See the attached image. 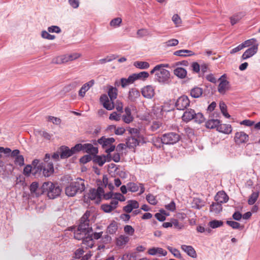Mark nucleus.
I'll use <instances>...</instances> for the list:
<instances>
[{
    "label": "nucleus",
    "instance_id": "obj_1",
    "mask_svg": "<svg viewBox=\"0 0 260 260\" xmlns=\"http://www.w3.org/2000/svg\"><path fill=\"white\" fill-rule=\"evenodd\" d=\"M85 186L84 180L78 178L75 181H73L64 188L65 193L68 197H74L78 193H82L84 191Z\"/></svg>",
    "mask_w": 260,
    "mask_h": 260
},
{
    "label": "nucleus",
    "instance_id": "obj_2",
    "mask_svg": "<svg viewBox=\"0 0 260 260\" xmlns=\"http://www.w3.org/2000/svg\"><path fill=\"white\" fill-rule=\"evenodd\" d=\"M41 194L46 193L49 198L52 199L58 197L61 191L59 186H55L51 182H44L41 187Z\"/></svg>",
    "mask_w": 260,
    "mask_h": 260
},
{
    "label": "nucleus",
    "instance_id": "obj_3",
    "mask_svg": "<svg viewBox=\"0 0 260 260\" xmlns=\"http://www.w3.org/2000/svg\"><path fill=\"white\" fill-rule=\"evenodd\" d=\"M182 120L187 122L191 120L194 122L201 124L205 121V118L201 112L196 113L192 109H186L182 116Z\"/></svg>",
    "mask_w": 260,
    "mask_h": 260
},
{
    "label": "nucleus",
    "instance_id": "obj_4",
    "mask_svg": "<svg viewBox=\"0 0 260 260\" xmlns=\"http://www.w3.org/2000/svg\"><path fill=\"white\" fill-rule=\"evenodd\" d=\"M90 215V212L88 210L86 211L85 213L79 219V223L78 225V231L83 232H86L89 234L92 232L93 230L91 226H90V220L89 219Z\"/></svg>",
    "mask_w": 260,
    "mask_h": 260
},
{
    "label": "nucleus",
    "instance_id": "obj_5",
    "mask_svg": "<svg viewBox=\"0 0 260 260\" xmlns=\"http://www.w3.org/2000/svg\"><path fill=\"white\" fill-rule=\"evenodd\" d=\"M58 149L60 158L62 159L68 158L78 152L77 144L71 148H70L68 146L62 145L60 146Z\"/></svg>",
    "mask_w": 260,
    "mask_h": 260
},
{
    "label": "nucleus",
    "instance_id": "obj_6",
    "mask_svg": "<svg viewBox=\"0 0 260 260\" xmlns=\"http://www.w3.org/2000/svg\"><path fill=\"white\" fill-rule=\"evenodd\" d=\"M93 144L85 143V144H77L78 152L80 151H83L84 153H87L88 154L95 155L99 153L98 148L93 146Z\"/></svg>",
    "mask_w": 260,
    "mask_h": 260
},
{
    "label": "nucleus",
    "instance_id": "obj_7",
    "mask_svg": "<svg viewBox=\"0 0 260 260\" xmlns=\"http://www.w3.org/2000/svg\"><path fill=\"white\" fill-rule=\"evenodd\" d=\"M164 144L165 145H173L177 143L180 139V135L175 132H169L162 135Z\"/></svg>",
    "mask_w": 260,
    "mask_h": 260
},
{
    "label": "nucleus",
    "instance_id": "obj_8",
    "mask_svg": "<svg viewBox=\"0 0 260 260\" xmlns=\"http://www.w3.org/2000/svg\"><path fill=\"white\" fill-rule=\"evenodd\" d=\"M170 72L166 69L159 70L155 74L154 79L160 83H168L170 80Z\"/></svg>",
    "mask_w": 260,
    "mask_h": 260
},
{
    "label": "nucleus",
    "instance_id": "obj_9",
    "mask_svg": "<svg viewBox=\"0 0 260 260\" xmlns=\"http://www.w3.org/2000/svg\"><path fill=\"white\" fill-rule=\"evenodd\" d=\"M190 105V101L188 98L183 95L177 99L175 102V106L178 110H184Z\"/></svg>",
    "mask_w": 260,
    "mask_h": 260
},
{
    "label": "nucleus",
    "instance_id": "obj_10",
    "mask_svg": "<svg viewBox=\"0 0 260 260\" xmlns=\"http://www.w3.org/2000/svg\"><path fill=\"white\" fill-rule=\"evenodd\" d=\"M115 139L113 138H106L105 136H103L97 141L92 140V143L94 145H96L98 144L101 145L104 149H107L111 144L115 142Z\"/></svg>",
    "mask_w": 260,
    "mask_h": 260
},
{
    "label": "nucleus",
    "instance_id": "obj_11",
    "mask_svg": "<svg viewBox=\"0 0 260 260\" xmlns=\"http://www.w3.org/2000/svg\"><path fill=\"white\" fill-rule=\"evenodd\" d=\"M225 74L222 75L219 79L220 83L218 86V91L221 94H224L230 88V82L225 79Z\"/></svg>",
    "mask_w": 260,
    "mask_h": 260
},
{
    "label": "nucleus",
    "instance_id": "obj_12",
    "mask_svg": "<svg viewBox=\"0 0 260 260\" xmlns=\"http://www.w3.org/2000/svg\"><path fill=\"white\" fill-rule=\"evenodd\" d=\"M258 44L252 45L251 47L247 49L242 55V60L247 59L256 54L258 50Z\"/></svg>",
    "mask_w": 260,
    "mask_h": 260
},
{
    "label": "nucleus",
    "instance_id": "obj_13",
    "mask_svg": "<svg viewBox=\"0 0 260 260\" xmlns=\"http://www.w3.org/2000/svg\"><path fill=\"white\" fill-rule=\"evenodd\" d=\"M249 136L244 132H238L235 134L234 140L236 144H241L248 141Z\"/></svg>",
    "mask_w": 260,
    "mask_h": 260
},
{
    "label": "nucleus",
    "instance_id": "obj_14",
    "mask_svg": "<svg viewBox=\"0 0 260 260\" xmlns=\"http://www.w3.org/2000/svg\"><path fill=\"white\" fill-rule=\"evenodd\" d=\"M100 102L103 105L104 107L108 110H111L114 108L113 102H110L108 96L105 94L101 96Z\"/></svg>",
    "mask_w": 260,
    "mask_h": 260
},
{
    "label": "nucleus",
    "instance_id": "obj_15",
    "mask_svg": "<svg viewBox=\"0 0 260 260\" xmlns=\"http://www.w3.org/2000/svg\"><path fill=\"white\" fill-rule=\"evenodd\" d=\"M142 94L147 99L152 98L154 94V90L151 85H147L142 89Z\"/></svg>",
    "mask_w": 260,
    "mask_h": 260
},
{
    "label": "nucleus",
    "instance_id": "obj_16",
    "mask_svg": "<svg viewBox=\"0 0 260 260\" xmlns=\"http://www.w3.org/2000/svg\"><path fill=\"white\" fill-rule=\"evenodd\" d=\"M229 199V196L224 191H218L214 197V200L221 204L226 203Z\"/></svg>",
    "mask_w": 260,
    "mask_h": 260
},
{
    "label": "nucleus",
    "instance_id": "obj_17",
    "mask_svg": "<svg viewBox=\"0 0 260 260\" xmlns=\"http://www.w3.org/2000/svg\"><path fill=\"white\" fill-rule=\"evenodd\" d=\"M181 249L184 251L188 256L196 258L197 256V254L196 250L192 246L182 245L181 246Z\"/></svg>",
    "mask_w": 260,
    "mask_h": 260
},
{
    "label": "nucleus",
    "instance_id": "obj_18",
    "mask_svg": "<svg viewBox=\"0 0 260 260\" xmlns=\"http://www.w3.org/2000/svg\"><path fill=\"white\" fill-rule=\"evenodd\" d=\"M20 151L18 149H15L13 151L11 150L9 156L15 158L14 162H24V158L23 155H20Z\"/></svg>",
    "mask_w": 260,
    "mask_h": 260
},
{
    "label": "nucleus",
    "instance_id": "obj_19",
    "mask_svg": "<svg viewBox=\"0 0 260 260\" xmlns=\"http://www.w3.org/2000/svg\"><path fill=\"white\" fill-rule=\"evenodd\" d=\"M148 253L151 255H155L158 254L159 256H166L167 254V251L160 247L149 248L148 250Z\"/></svg>",
    "mask_w": 260,
    "mask_h": 260
},
{
    "label": "nucleus",
    "instance_id": "obj_20",
    "mask_svg": "<svg viewBox=\"0 0 260 260\" xmlns=\"http://www.w3.org/2000/svg\"><path fill=\"white\" fill-rule=\"evenodd\" d=\"M43 165V174L45 177L50 176L54 172L53 164H42Z\"/></svg>",
    "mask_w": 260,
    "mask_h": 260
},
{
    "label": "nucleus",
    "instance_id": "obj_21",
    "mask_svg": "<svg viewBox=\"0 0 260 260\" xmlns=\"http://www.w3.org/2000/svg\"><path fill=\"white\" fill-rule=\"evenodd\" d=\"M125 114L122 116V119L126 123H129L133 121L134 118L131 114V109L126 107L124 109Z\"/></svg>",
    "mask_w": 260,
    "mask_h": 260
},
{
    "label": "nucleus",
    "instance_id": "obj_22",
    "mask_svg": "<svg viewBox=\"0 0 260 260\" xmlns=\"http://www.w3.org/2000/svg\"><path fill=\"white\" fill-rule=\"evenodd\" d=\"M140 143V140L135 136H131L129 137L126 141V144L127 147L129 148H134L137 146L139 145Z\"/></svg>",
    "mask_w": 260,
    "mask_h": 260
},
{
    "label": "nucleus",
    "instance_id": "obj_23",
    "mask_svg": "<svg viewBox=\"0 0 260 260\" xmlns=\"http://www.w3.org/2000/svg\"><path fill=\"white\" fill-rule=\"evenodd\" d=\"M98 154L93 155V162H106L111 161V159L108 158L109 154L98 155Z\"/></svg>",
    "mask_w": 260,
    "mask_h": 260
},
{
    "label": "nucleus",
    "instance_id": "obj_24",
    "mask_svg": "<svg viewBox=\"0 0 260 260\" xmlns=\"http://www.w3.org/2000/svg\"><path fill=\"white\" fill-rule=\"evenodd\" d=\"M140 96V92L136 88H133L129 90L128 99L131 102H135Z\"/></svg>",
    "mask_w": 260,
    "mask_h": 260
},
{
    "label": "nucleus",
    "instance_id": "obj_25",
    "mask_svg": "<svg viewBox=\"0 0 260 260\" xmlns=\"http://www.w3.org/2000/svg\"><path fill=\"white\" fill-rule=\"evenodd\" d=\"M84 200L87 202V200H94L96 198L98 200V194L96 193V189L90 188L89 192L85 194L84 196Z\"/></svg>",
    "mask_w": 260,
    "mask_h": 260
},
{
    "label": "nucleus",
    "instance_id": "obj_26",
    "mask_svg": "<svg viewBox=\"0 0 260 260\" xmlns=\"http://www.w3.org/2000/svg\"><path fill=\"white\" fill-rule=\"evenodd\" d=\"M173 54L181 57L191 56L194 55V53L189 50L182 49L175 51Z\"/></svg>",
    "mask_w": 260,
    "mask_h": 260
},
{
    "label": "nucleus",
    "instance_id": "obj_27",
    "mask_svg": "<svg viewBox=\"0 0 260 260\" xmlns=\"http://www.w3.org/2000/svg\"><path fill=\"white\" fill-rule=\"evenodd\" d=\"M217 131L222 133L228 134L232 132V128L230 124L219 123Z\"/></svg>",
    "mask_w": 260,
    "mask_h": 260
},
{
    "label": "nucleus",
    "instance_id": "obj_28",
    "mask_svg": "<svg viewBox=\"0 0 260 260\" xmlns=\"http://www.w3.org/2000/svg\"><path fill=\"white\" fill-rule=\"evenodd\" d=\"M108 172L109 174L119 175L121 177H124V173L121 172L119 173L118 167H116L115 164H110L108 165Z\"/></svg>",
    "mask_w": 260,
    "mask_h": 260
},
{
    "label": "nucleus",
    "instance_id": "obj_29",
    "mask_svg": "<svg viewBox=\"0 0 260 260\" xmlns=\"http://www.w3.org/2000/svg\"><path fill=\"white\" fill-rule=\"evenodd\" d=\"M73 178L70 175H64L61 177L60 179V185L62 187H66L73 182Z\"/></svg>",
    "mask_w": 260,
    "mask_h": 260
},
{
    "label": "nucleus",
    "instance_id": "obj_30",
    "mask_svg": "<svg viewBox=\"0 0 260 260\" xmlns=\"http://www.w3.org/2000/svg\"><path fill=\"white\" fill-rule=\"evenodd\" d=\"M136 81L134 74L130 75L127 78H122L121 79V85L123 88L127 85L133 83Z\"/></svg>",
    "mask_w": 260,
    "mask_h": 260
},
{
    "label": "nucleus",
    "instance_id": "obj_31",
    "mask_svg": "<svg viewBox=\"0 0 260 260\" xmlns=\"http://www.w3.org/2000/svg\"><path fill=\"white\" fill-rule=\"evenodd\" d=\"M82 244L86 245L88 247L92 248L94 245V241L92 239V235L88 234L84 239H82Z\"/></svg>",
    "mask_w": 260,
    "mask_h": 260
},
{
    "label": "nucleus",
    "instance_id": "obj_32",
    "mask_svg": "<svg viewBox=\"0 0 260 260\" xmlns=\"http://www.w3.org/2000/svg\"><path fill=\"white\" fill-rule=\"evenodd\" d=\"M220 121L218 119H210L206 122L205 125L208 128H216V130H217V127Z\"/></svg>",
    "mask_w": 260,
    "mask_h": 260
},
{
    "label": "nucleus",
    "instance_id": "obj_33",
    "mask_svg": "<svg viewBox=\"0 0 260 260\" xmlns=\"http://www.w3.org/2000/svg\"><path fill=\"white\" fill-rule=\"evenodd\" d=\"M174 74L178 78L183 79L187 75V71L183 68L178 67L174 70Z\"/></svg>",
    "mask_w": 260,
    "mask_h": 260
},
{
    "label": "nucleus",
    "instance_id": "obj_34",
    "mask_svg": "<svg viewBox=\"0 0 260 260\" xmlns=\"http://www.w3.org/2000/svg\"><path fill=\"white\" fill-rule=\"evenodd\" d=\"M30 190L31 193H35L37 197L41 194V188H39V184L38 182H33L30 184Z\"/></svg>",
    "mask_w": 260,
    "mask_h": 260
},
{
    "label": "nucleus",
    "instance_id": "obj_35",
    "mask_svg": "<svg viewBox=\"0 0 260 260\" xmlns=\"http://www.w3.org/2000/svg\"><path fill=\"white\" fill-rule=\"evenodd\" d=\"M129 238L127 236L124 235H120L116 239V245L119 247H121L125 245L128 241Z\"/></svg>",
    "mask_w": 260,
    "mask_h": 260
},
{
    "label": "nucleus",
    "instance_id": "obj_36",
    "mask_svg": "<svg viewBox=\"0 0 260 260\" xmlns=\"http://www.w3.org/2000/svg\"><path fill=\"white\" fill-rule=\"evenodd\" d=\"M222 210V204L217 202L216 203H212L210 207V212H214L215 213H219Z\"/></svg>",
    "mask_w": 260,
    "mask_h": 260
},
{
    "label": "nucleus",
    "instance_id": "obj_37",
    "mask_svg": "<svg viewBox=\"0 0 260 260\" xmlns=\"http://www.w3.org/2000/svg\"><path fill=\"white\" fill-rule=\"evenodd\" d=\"M34 166L32 168V175L37 176L38 174L40 175L41 172L43 173V165L42 164H31Z\"/></svg>",
    "mask_w": 260,
    "mask_h": 260
},
{
    "label": "nucleus",
    "instance_id": "obj_38",
    "mask_svg": "<svg viewBox=\"0 0 260 260\" xmlns=\"http://www.w3.org/2000/svg\"><path fill=\"white\" fill-rule=\"evenodd\" d=\"M203 94L202 88L196 87L190 90V95L193 98H198Z\"/></svg>",
    "mask_w": 260,
    "mask_h": 260
},
{
    "label": "nucleus",
    "instance_id": "obj_39",
    "mask_svg": "<svg viewBox=\"0 0 260 260\" xmlns=\"http://www.w3.org/2000/svg\"><path fill=\"white\" fill-rule=\"evenodd\" d=\"M226 223L232 228L233 229H238L239 230H242L244 228V225H241L240 223L237 221L232 220H227Z\"/></svg>",
    "mask_w": 260,
    "mask_h": 260
},
{
    "label": "nucleus",
    "instance_id": "obj_40",
    "mask_svg": "<svg viewBox=\"0 0 260 260\" xmlns=\"http://www.w3.org/2000/svg\"><path fill=\"white\" fill-rule=\"evenodd\" d=\"M118 229L117 223L114 220L112 221L107 227V233L110 234H114Z\"/></svg>",
    "mask_w": 260,
    "mask_h": 260
},
{
    "label": "nucleus",
    "instance_id": "obj_41",
    "mask_svg": "<svg viewBox=\"0 0 260 260\" xmlns=\"http://www.w3.org/2000/svg\"><path fill=\"white\" fill-rule=\"evenodd\" d=\"M205 202L199 198H195L193 200L192 202V208L200 209L202 207H204Z\"/></svg>",
    "mask_w": 260,
    "mask_h": 260
},
{
    "label": "nucleus",
    "instance_id": "obj_42",
    "mask_svg": "<svg viewBox=\"0 0 260 260\" xmlns=\"http://www.w3.org/2000/svg\"><path fill=\"white\" fill-rule=\"evenodd\" d=\"M153 145L158 149L163 148L164 145V139L161 136L160 137L155 138L153 140Z\"/></svg>",
    "mask_w": 260,
    "mask_h": 260
},
{
    "label": "nucleus",
    "instance_id": "obj_43",
    "mask_svg": "<svg viewBox=\"0 0 260 260\" xmlns=\"http://www.w3.org/2000/svg\"><path fill=\"white\" fill-rule=\"evenodd\" d=\"M74 238L78 240H82L88 234L86 232H83L81 231H78V228L77 230L74 232Z\"/></svg>",
    "mask_w": 260,
    "mask_h": 260
},
{
    "label": "nucleus",
    "instance_id": "obj_44",
    "mask_svg": "<svg viewBox=\"0 0 260 260\" xmlns=\"http://www.w3.org/2000/svg\"><path fill=\"white\" fill-rule=\"evenodd\" d=\"M97 183L99 186L96 189V193L98 194V201H96V203H99L101 202L102 196H103V194H104V190L103 187L101 186L102 185V181L101 180H99Z\"/></svg>",
    "mask_w": 260,
    "mask_h": 260
},
{
    "label": "nucleus",
    "instance_id": "obj_45",
    "mask_svg": "<svg viewBox=\"0 0 260 260\" xmlns=\"http://www.w3.org/2000/svg\"><path fill=\"white\" fill-rule=\"evenodd\" d=\"M259 196V192L255 191L253 192L252 194L250 196L248 200V204L249 205H253L257 200Z\"/></svg>",
    "mask_w": 260,
    "mask_h": 260
},
{
    "label": "nucleus",
    "instance_id": "obj_46",
    "mask_svg": "<svg viewBox=\"0 0 260 260\" xmlns=\"http://www.w3.org/2000/svg\"><path fill=\"white\" fill-rule=\"evenodd\" d=\"M134 65L135 67L140 69H147L150 66L148 62L139 61H135Z\"/></svg>",
    "mask_w": 260,
    "mask_h": 260
},
{
    "label": "nucleus",
    "instance_id": "obj_47",
    "mask_svg": "<svg viewBox=\"0 0 260 260\" xmlns=\"http://www.w3.org/2000/svg\"><path fill=\"white\" fill-rule=\"evenodd\" d=\"M108 95L111 101L116 99L117 95V89L116 87H111L108 92Z\"/></svg>",
    "mask_w": 260,
    "mask_h": 260
},
{
    "label": "nucleus",
    "instance_id": "obj_48",
    "mask_svg": "<svg viewBox=\"0 0 260 260\" xmlns=\"http://www.w3.org/2000/svg\"><path fill=\"white\" fill-rule=\"evenodd\" d=\"M149 73L145 71L141 72L139 73L134 74V76H135L136 80L138 79L145 80L149 77Z\"/></svg>",
    "mask_w": 260,
    "mask_h": 260
},
{
    "label": "nucleus",
    "instance_id": "obj_49",
    "mask_svg": "<svg viewBox=\"0 0 260 260\" xmlns=\"http://www.w3.org/2000/svg\"><path fill=\"white\" fill-rule=\"evenodd\" d=\"M223 224L221 220H213L209 222V225L212 229H216L222 226Z\"/></svg>",
    "mask_w": 260,
    "mask_h": 260
},
{
    "label": "nucleus",
    "instance_id": "obj_50",
    "mask_svg": "<svg viewBox=\"0 0 260 260\" xmlns=\"http://www.w3.org/2000/svg\"><path fill=\"white\" fill-rule=\"evenodd\" d=\"M219 108L222 114L226 118H230V115L227 112V106L224 102H220L219 104Z\"/></svg>",
    "mask_w": 260,
    "mask_h": 260
},
{
    "label": "nucleus",
    "instance_id": "obj_51",
    "mask_svg": "<svg viewBox=\"0 0 260 260\" xmlns=\"http://www.w3.org/2000/svg\"><path fill=\"white\" fill-rule=\"evenodd\" d=\"M167 249L169 250L170 252L176 258H181L182 255L180 252V251L176 248H173L171 246H168Z\"/></svg>",
    "mask_w": 260,
    "mask_h": 260
},
{
    "label": "nucleus",
    "instance_id": "obj_52",
    "mask_svg": "<svg viewBox=\"0 0 260 260\" xmlns=\"http://www.w3.org/2000/svg\"><path fill=\"white\" fill-rule=\"evenodd\" d=\"M127 189L131 192H136L139 190V186L134 182L127 183Z\"/></svg>",
    "mask_w": 260,
    "mask_h": 260
},
{
    "label": "nucleus",
    "instance_id": "obj_53",
    "mask_svg": "<svg viewBox=\"0 0 260 260\" xmlns=\"http://www.w3.org/2000/svg\"><path fill=\"white\" fill-rule=\"evenodd\" d=\"M49 32L47 31L46 30H43L41 32V37L45 39L53 40L55 38V36L54 35H51L49 33Z\"/></svg>",
    "mask_w": 260,
    "mask_h": 260
},
{
    "label": "nucleus",
    "instance_id": "obj_54",
    "mask_svg": "<svg viewBox=\"0 0 260 260\" xmlns=\"http://www.w3.org/2000/svg\"><path fill=\"white\" fill-rule=\"evenodd\" d=\"M53 63L55 64H61L67 62V60L64 55L58 56L54 58L52 60Z\"/></svg>",
    "mask_w": 260,
    "mask_h": 260
},
{
    "label": "nucleus",
    "instance_id": "obj_55",
    "mask_svg": "<svg viewBox=\"0 0 260 260\" xmlns=\"http://www.w3.org/2000/svg\"><path fill=\"white\" fill-rule=\"evenodd\" d=\"M136 253H132L129 254H125L122 257V260H136Z\"/></svg>",
    "mask_w": 260,
    "mask_h": 260
},
{
    "label": "nucleus",
    "instance_id": "obj_56",
    "mask_svg": "<svg viewBox=\"0 0 260 260\" xmlns=\"http://www.w3.org/2000/svg\"><path fill=\"white\" fill-rule=\"evenodd\" d=\"M101 209L106 213H110L114 210V207L113 208L108 204H103L101 205Z\"/></svg>",
    "mask_w": 260,
    "mask_h": 260
},
{
    "label": "nucleus",
    "instance_id": "obj_57",
    "mask_svg": "<svg viewBox=\"0 0 260 260\" xmlns=\"http://www.w3.org/2000/svg\"><path fill=\"white\" fill-rule=\"evenodd\" d=\"M93 159V156L90 154H86L80 158L79 162H89Z\"/></svg>",
    "mask_w": 260,
    "mask_h": 260
},
{
    "label": "nucleus",
    "instance_id": "obj_58",
    "mask_svg": "<svg viewBox=\"0 0 260 260\" xmlns=\"http://www.w3.org/2000/svg\"><path fill=\"white\" fill-rule=\"evenodd\" d=\"M122 22V19L120 18L117 17L112 19L110 22V25L113 27H117L119 26Z\"/></svg>",
    "mask_w": 260,
    "mask_h": 260
},
{
    "label": "nucleus",
    "instance_id": "obj_59",
    "mask_svg": "<svg viewBox=\"0 0 260 260\" xmlns=\"http://www.w3.org/2000/svg\"><path fill=\"white\" fill-rule=\"evenodd\" d=\"M146 200L151 205H155L157 204V201L155 197L151 194H148L146 196Z\"/></svg>",
    "mask_w": 260,
    "mask_h": 260
},
{
    "label": "nucleus",
    "instance_id": "obj_60",
    "mask_svg": "<svg viewBox=\"0 0 260 260\" xmlns=\"http://www.w3.org/2000/svg\"><path fill=\"white\" fill-rule=\"evenodd\" d=\"M32 168L33 167L31 165H27L24 168L23 174L27 176H30L31 174H32V171H34L32 170Z\"/></svg>",
    "mask_w": 260,
    "mask_h": 260
},
{
    "label": "nucleus",
    "instance_id": "obj_61",
    "mask_svg": "<svg viewBox=\"0 0 260 260\" xmlns=\"http://www.w3.org/2000/svg\"><path fill=\"white\" fill-rule=\"evenodd\" d=\"M47 29L48 32L51 33H60L61 31L60 28L59 26L56 25H52L48 27Z\"/></svg>",
    "mask_w": 260,
    "mask_h": 260
},
{
    "label": "nucleus",
    "instance_id": "obj_62",
    "mask_svg": "<svg viewBox=\"0 0 260 260\" xmlns=\"http://www.w3.org/2000/svg\"><path fill=\"white\" fill-rule=\"evenodd\" d=\"M48 119V121H52L53 124L56 125L60 124L61 122V120L59 118L52 116H49Z\"/></svg>",
    "mask_w": 260,
    "mask_h": 260
},
{
    "label": "nucleus",
    "instance_id": "obj_63",
    "mask_svg": "<svg viewBox=\"0 0 260 260\" xmlns=\"http://www.w3.org/2000/svg\"><path fill=\"white\" fill-rule=\"evenodd\" d=\"M121 116L120 114H117L116 112H114L110 114L109 119L118 121L121 119Z\"/></svg>",
    "mask_w": 260,
    "mask_h": 260
},
{
    "label": "nucleus",
    "instance_id": "obj_64",
    "mask_svg": "<svg viewBox=\"0 0 260 260\" xmlns=\"http://www.w3.org/2000/svg\"><path fill=\"white\" fill-rule=\"evenodd\" d=\"M113 199L117 200L118 202V201L120 202H124L125 201V197L119 192L114 193Z\"/></svg>",
    "mask_w": 260,
    "mask_h": 260
}]
</instances>
